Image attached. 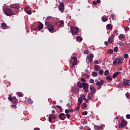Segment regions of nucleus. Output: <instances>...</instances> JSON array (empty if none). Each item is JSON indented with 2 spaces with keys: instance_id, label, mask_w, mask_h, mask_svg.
<instances>
[{
  "instance_id": "44",
  "label": "nucleus",
  "mask_w": 130,
  "mask_h": 130,
  "mask_svg": "<svg viewBox=\"0 0 130 130\" xmlns=\"http://www.w3.org/2000/svg\"><path fill=\"white\" fill-rule=\"evenodd\" d=\"M82 114L83 115H87V114H88V112L84 111L83 113H82Z\"/></svg>"
},
{
  "instance_id": "7",
  "label": "nucleus",
  "mask_w": 130,
  "mask_h": 130,
  "mask_svg": "<svg viewBox=\"0 0 130 130\" xmlns=\"http://www.w3.org/2000/svg\"><path fill=\"white\" fill-rule=\"evenodd\" d=\"M58 9L59 11H60L61 13H63V11H64V4L63 2H61L58 6Z\"/></svg>"
},
{
  "instance_id": "22",
  "label": "nucleus",
  "mask_w": 130,
  "mask_h": 130,
  "mask_svg": "<svg viewBox=\"0 0 130 130\" xmlns=\"http://www.w3.org/2000/svg\"><path fill=\"white\" fill-rule=\"evenodd\" d=\"M93 93L91 92V93L88 94L87 97L90 100H92V98L93 97Z\"/></svg>"
},
{
  "instance_id": "26",
  "label": "nucleus",
  "mask_w": 130,
  "mask_h": 130,
  "mask_svg": "<svg viewBox=\"0 0 130 130\" xmlns=\"http://www.w3.org/2000/svg\"><path fill=\"white\" fill-rule=\"evenodd\" d=\"M25 12L27 15H31L32 14V11H31V10H25Z\"/></svg>"
},
{
  "instance_id": "47",
  "label": "nucleus",
  "mask_w": 130,
  "mask_h": 130,
  "mask_svg": "<svg viewBox=\"0 0 130 130\" xmlns=\"http://www.w3.org/2000/svg\"><path fill=\"white\" fill-rule=\"evenodd\" d=\"M84 53L85 54H88V53H89V50H85Z\"/></svg>"
},
{
  "instance_id": "19",
  "label": "nucleus",
  "mask_w": 130,
  "mask_h": 130,
  "mask_svg": "<svg viewBox=\"0 0 130 130\" xmlns=\"http://www.w3.org/2000/svg\"><path fill=\"white\" fill-rule=\"evenodd\" d=\"M12 101L13 103L14 104H17V103H18V99H17L16 98L13 97V99H12Z\"/></svg>"
},
{
  "instance_id": "42",
  "label": "nucleus",
  "mask_w": 130,
  "mask_h": 130,
  "mask_svg": "<svg viewBox=\"0 0 130 130\" xmlns=\"http://www.w3.org/2000/svg\"><path fill=\"white\" fill-rule=\"evenodd\" d=\"M124 58H128V54L125 53L124 54Z\"/></svg>"
},
{
  "instance_id": "27",
  "label": "nucleus",
  "mask_w": 130,
  "mask_h": 130,
  "mask_svg": "<svg viewBox=\"0 0 130 130\" xmlns=\"http://www.w3.org/2000/svg\"><path fill=\"white\" fill-rule=\"evenodd\" d=\"M94 70L96 72H98V71L99 70V67H98V65H95L94 66Z\"/></svg>"
},
{
  "instance_id": "56",
  "label": "nucleus",
  "mask_w": 130,
  "mask_h": 130,
  "mask_svg": "<svg viewBox=\"0 0 130 130\" xmlns=\"http://www.w3.org/2000/svg\"><path fill=\"white\" fill-rule=\"evenodd\" d=\"M111 17H112V20H114V14L112 13L111 15Z\"/></svg>"
},
{
  "instance_id": "2",
  "label": "nucleus",
  "mask_w": 130,
  "mask_h": 130,
  "mask_svg": "<svg viewBox=\"0 0 130 130\" xmlns=\"http://www.w3.org/2000/svg\"><path fill=\"white\" fill-rule=\"evenodd\" d=\"M45 25L47 26L48 30H49V31L51 33H52L53 31H54V26L53 24H50V22L46 21L45 22Z\"/></svg>"
},
{
  "instance_id": "12",
  "label": "nucleus",
  "mask_w": 130,
  "mask_h": 130,
  "mask_svg": "<svg viewBox=\"0 0 130 130\" xmlns=\"http://www.w3.org/2000/svg\"><path fill=\"white\" fill-rule=\"evenodd\" d=\"M48 118L49 122H51L52 119H55V118H56V116H54L53 114H51L49 115Z\"/></svg>"
},
{
  "instance_id": "57",
  "label": "nucleus",
  "mask_w": 130,
  "mask_h": 130,
  "mask_svg": "<svg viewBox=\"0 0 130 130\" xmlns=\"http://www.w3.org/2000/svg\"><path fill=\"white\" fill-rule=\"evenodd\" d=\"M66 116H67V118H68V119H69V118H70L71 117V115L69 114H67Z\"/></svg>"
},
{
  "instance_id": "61",
  "label": "nucleus",
  "mask_w": 130,
  "mask_h": 130,
  "mask_svg": "<svg viewBox=\"0 0 130 130\" xmlns=\"http://www.w3.org/2000/svg\"><path fill=\"white\" fill-rule=\"evenodd\" d=\"M67 107H69V108H71V104L70 103H68L67 106H66Z\"/></svg>"
},
{
  "instance_id": "50",
  "label": "nucleus",
  "mask_w": 130,
  "mask_h": 130,
  "mask_svg": "<svg viewBox=\"0 0 130 130\" xmlns=\"http://www.w3.org/2000/svg\"><path fill=\"white\" fill-rule=\"evenodd\" d=\"M2 27H3L4 28H6V27H7V24L4 23L2 24Z\"/></svg>"
},
{
  "instance_id": "59",
  "label": "nucleus",
  "mask_w": 130,
  "mask_h": 130,
  "mask_svg": "<svg viewBox=\"0 0 130 130\" xmlns=\"http://www.w3.org/2000/svg\"><path fill=\"white\" fill-rule=\"evenodd\" d=\"M108 43H109L108 42L105 41L104 43L105 45H106L107 46H108Z\"/></svg>"
},
{
  "instance_id": "49",
  "label": "nucleus",
  "mask_w": 130,
  "mask_h": 130,
  "mask_svg": "<svg viewBox=\"0 0 130 130\" xmlns=\"http://www.w3.org/2000/svg\"><path fill=\"white\" fill-rule=\"evenodd\" d=\"M17 95H18V97H23V95L20 92H18Z\"/></svg>"
},
{
  "instance_id": "46",
  "label": "nucleus",
  "mask_w": 130,
  "mask_h": 130,
  "mask_svg": "<svg viewBox=\"0 0 130 130\" xmlns=\"http://www.w3.org/2000/svg\"><path fill=\"white\" fill-rule=\"evenodd\" d=\"M117 44H118V45H120V46H122V45H123V42H121L120 43H117Z\"/></svg>"
},
{
  "instance_id": "3",
  "label": "nucleus",
  "mask_w": 130,
  "mask_h": 130,
  "mask_svg": "<svg viewBox=\"0 0 130 130\" xmlns=\"http://www.w3.org/2000/svg\"><path fill=\"white\" fill-rule=\"evenodd\" d=\"M4 13L6 16H14V15H16L15 13L13 12L12 9L10 8H6L5 10L4 11Z\"/></svg>"
},
{
  "instance_id": "36",
  "label": "nucleus",
  "mask_w": 130,
  "mask_h": 130,
  "mask_svg": "<svg viewBox=\"0 0 130 130\" xmlns=\"http://www.w3.org/2000/svg\"><path fill=\"white\" fill-rule=\"evenodd\" d=\"M99 73L100 75H103L104 71H103V70L101 69V70L99 71Z\"/></svg>"
},
{
  "instance_id": "48",
  "label": "nucleus",
  "mask_w": 130,
  "mask_h": 130,
  "mask_svg": "<svg viewBox=\"0 0 130 130\" xmlns=\"http://www.w3.org/2000/svg\"><path fill=\"white\" fill-rule=\"evenodd\" d=\"M65 113H67V114H68V113H70V110L66 109Z\"/></svg>"
},
{
  "instance_id": "54",
  "label": "nucleus",
  "mask_w": 130,
  "mask_h": 130,
  "mask_svg": "<svg viewBox=\"0 0 130 130\" xmlns=\"http://www.w3.org/2000/svg\"><path fill=\"white\" fill-rule=\"evenodd\" d=\"M125 96H126V98H127V99H128V97H129V93H126L125 94Z\"/></svg>"
},
{
  "instance_id": "17",
  "label": "nucleus",
  "mask_w": 130,
  "mask_h": 130,
  "mask_svg": "<svg viewBox=\"0 0 130 130\" xmlns=\"http://www.w3.org/2000/svg\"><path fill=\"white\" fill-rule=\"evenodd\" d=\"M39 23H40V25L38 26V28L39 31H40V30H42V29H43V24H42L41 22H39Z\"/></svg>"
},
{
  "instance_id": "45",
  "label": "nucleus",
  "mask_w": 130,
  "mask_h": 130,
  "mask_svg": "<svg viewBox=\"0 0 130 130\" xmlns=\"http://www.w3.org/2000/svg\"><path fill=\"white\" fill-rule=\"evenodd\" d=\"M11 108H14V109H16V108H17V106L16 105H11Z\"/></svg>"
},
{
  "instance_id": "29",
  "label": "nucleus",
  "mask_w": 130,
  "mask_h": 130,
  "mask_svg": "<svg viewBox=\"0 0 130 130\" xmlns=\"http://www.w3.org/2000/svg\"><path fill=\"white\" fill-rule=\"evenodd\" d=\"M77 64H78V62H77V60H74L73 62H72V68L73 67H75V66H77Z\"/></svg>"
},
{
  "instance_id": "13",
  "label": "nucleus",
  "mask_w": 130,
  "mask_h": 130,
  "mask_svg": "<svg viewBox=\"0 0 130 130\" xmlns=\"http://www.w3.org/2000/svg\"><path fill=\"white\" fill-rule=\"evenodd\" d=\"M103 84H104V81L101 80V81H98L96 83V86H103Z\"/></svg>"
},
{
  "instance_id": "58",
  "label": "nucleus",
  "mask_w": 130,
  "mask_h": 130,
  "mask_svg": "<svg viewBox=\"0 0 130 130\" xmlns=\"http://www.w3.org/2000/svg\"><path fill=\"white\" fill-rule=\"evenodd\" d=\"M85 77H87V78H89L90 77V75H88V74L86 73L84 74Z\"/></svg>"
},
{
  "instance_id": "23",
  "label": "nucleus",
  "mask_w": 130,
  "mask_h": 130,
  "mask_svg": "<svg viewBox=\"0 0 130 130\" xmlns=\"http://www.w3.org/2000/svg\"><path fill=\"white\" fill-rule=\"evenodd\" d=\"M77 85L78 86L79 88H80V89H82L83 87V83H81L80 82H78Z\"/></svg>"
},
{
  "instance_id": "31",
  "label": "nucleus",
  "mask_w": 130,
  "mask_h": 130,
  "mask_svg": "<svg viewBox=\"0 0 130 130\" xmlns=\"http://www.w3.org/2000/svg\"><path fill=\"white\" fill-rule=\"evenodd\" d=\"M105 76H108V75H109V71L108 70H106L104 72Z\"/></svg>"
},
{
  "instance_id": "9",
  "label": "nucleus",
  "mask_w": 130,
  "mask_h": 130,
  "mask_svg": "<svg viewBox=\"0 0 130 130\" xmlns=\"http://www.w3.org/2000/svg\"><path fill=\"white\" fill-rule=\"evenodd\" d=\"M127 125V122L125 121V119L122 120L121 123L119 125V127H123V126H125V125Z\"/></svg>"
},
{
  "instance_id": "35",
  "label": "nucleus",
  "mask_w": 130,
  "mask_h": 130,
  "mask_svg": "<svg viewBox=\"0 0 130 130\" xmlns=\"http://www.w3.org/2000/svg\"><path fill=\"white\" fill-rule=\"evenodd\" d=\"M77 39V41H82L83 40V39H82V38L80 37H78L76 38Z\"/></svg>"
},
{
  "instance_id": "4",
  "label": "nucleus",
  "mask_w": 130,
  "mask_h": 130,
  "mask_svg": "<svg viewBox=\"0 0 130 130\" xmlns=\"http://www.w3.org/2000/svg\"><path fill=\"white\" fill-rule=\"evenodd\" d=\"M71 31L72 32V34H75V35H77L78 33H79V28L76 27V26H72L70 28Z\"/></svg>"
},
{
  "instance_id": "64",
  "label": "nucleus",
  "mask_w": 130,
  "mask_h": 130,
  "mask_svg": "<svg viewBox=\"0 0 130 130\" xmlns=\"http://www.w3.org/2000/svg\"><path fill=\"white\" fill-rule=\"evenodd\" d=\"M34 130H40V128H39V127H36L34 128Z\"/></svg>"
},
{
  "instance_id": "1",
  "label": "nucleus",
  "mask_w": 130,
  "mask_h": 130,
  "mask_svg": "<svg viewBox=\"0 0 130 130\" xmlns=\"http://www.w3.org/2000/svg\"><path fill=\"white\" fill-rule=\"evenodd\" d=\"M123 60L124 59L123 57H119L113 61V64H114V66H119V64H121L122 63V61H123Z\"/></svg>"
},
{
  "instance_id": "51",
  "label": "nucleus",
  "mask_w": 130,
  "mask_h": 130,
  "mask_svg": "<svg viewBox=\"0 0 130 130\" xmlns=\"http://www.w3.org/2000/svg\"><path fill=\"white\" fill-rule=\"evenodd\" d=\"M50 19H52V16H47L46 17V20H50Z\"/></svg>"
},
{
  "instance_id": "20",
  "label": "nucleus",
  "mask_w": 130,
  "mask_h": 130,
  "mask_svg": "<svg viewBox=\"0 0 130 130\" xmlns=\"http://www.w3.org/2000/svg\"><path fill=\"white\" fill-rule=\"evenodd\" d=\"M118 38L120 40V39H123L124 38H125V35H123V34H120L119 36H118Z\"/></svg>"
},
{
  "instance_id": "53",
  "label": "nucleus",
  "mask_w": 130,
  "mask_h": 130,
  "mask_svg": "<svg viewBox=\"0 0 130 130\" xmlns=\"http://www.w3.org/2000/svg\"><path fill=\"white\" fill-rule=\"evenodd\" d=\"M126 118L127 119H129L130 118V115L129 114H127L126 115Z\"/></svg>"
},
{
  "instance_id": "15",
  "label": "nucleus",
  "mask_w": 130,
  "mask_h": 130,
  "mask_svg": "<svg viewBox=\"0 0 130 130\" xmlns=\"http://www.w3.org/2000/svg\"><path fill=\"white\" fill-rule=\"evenodd\" d=\"M89 89L90 91H92V93H93V94H95V93H96V89H95L93 86L90 85L89 87Z\"/></svg>"
},
{
  "instance_id": "28",
  "label": "nucleus",
  "mask_w": 130,
  "mask_h": 130,
  "mask_svg": "<svg viewBox=\"0 0 130 130\" xmlns=\"http://www.w3.org/2000/svg\"><path fill=\"white\" fill-rule=\"evenodd\" d=\"M92 77H97V76H98V73L95 72H92Z\"/></svg>"
},
{
  "instance_id": "38",
  "label": "nucleus",
  "mask_w": 130,
  "mask_h": 130,
  "mask_svg": "<svg viewBox=\"0 0 130 130\" xmlns=\"http://www.w3.org/2000/svg\"><path fill=\"white\" fill-rule=\"evenodd\" d=\"M124 29L125 32H127L128 31V30H129V27L128 26H126V27H124Z\"/></svg>"
},
{
  "instance_id": "60",
  "label": "nucleus",
  "mask_w": 130,
  "mask_h": 130,
  "mask_svg": "<svg viewBox=\"0 0 130 130\" xmlns=\"http://www.w3.org/2000/svg\"><path fill=\"white\" fill-rule=\"evenodd\" d=\"M72 59H74V60H77V57H72Z\"/></svg>"
},
{
  "instance_id": "25",
  "label": "nucleus",
  "mask_w": 130,
  "mask_h": 130,
  "mask_svg": "<svg viewBox=\"0 0 130 130\" xmlns=\"http://www.w3.org/2000/svg\"><path fill=\"white\" fill-rule=\"evenodd\" d=\"M56 106L57 108H58V109H59L60 112H62L63 110L62 109V108H61V106H58V105H57Z\"/></svg>"
},
{
  "instance_id": "33",
  "label": "nucleus",
  "mask_w": 130,
  "mask_h": 130,
  "mask_svg": "<svg viewBox=\"0 0 130 130\" xmlns=\"http://www.w3.org/2000/svg\"><path fill=\"white\" fill-rule=\"evenodd\" d=\"M14 99V97L12 96V95H9V96L8 98V100L9 101H12Z\"/></svg>"
},
{
  "instance_id": "34",
  "label": "nucleus",
  "mask_w": 130,
  "mask_h": 130,
  "mask_svg": "<svg viewBox=\"0 0 130 130\" xmlns=\"http://www.w3.org/2000/svg\"><path fill=\"white\" fill-rule=\"evenodd\" d=\"M108 53H110V54H112L113 53V50L112 49L108 50Z\"/></svg>"
},
{
  "instance_id": "8",
  "label": "nucleus",
  "mask_w": 130,
  "mask_h": 130,
  "mask_svg": "<svg viewBox=\"0 0 130 130\" xmlns=\"http://www.w3.org/2000/svg\"><path fill=\"white\" fill-rule=\"evenodd\" d=\"M114 37H115V35L114 34H112L111 37L109 38L108 39L109 43L111 44V43H113V42H114Z\"/></svg>"
},
{
  "instance_id": "16",
  "label": "nucleus",
  "mask_w": 130,
  "mask_h": 130,
  "mask_svg": "<svg viewBox=\"0 0 130 130\" xmlns=\"http://www.w3.org/2000/svg\"><path fill=\"white\" fill-rule=\"evenodd\" d=\"M120 74H121L120 72H115L113 74L112 77L114 79H115V78H116V77H117V76H118L119 75H120Z\"/></svg>"
},
{
  "instance_id": "24",
  "label": "nucleus",
  "mask_w": 130,
  "mask_h": 130,
  "mask_svg": "<svg viewBox=\"0 0 130 130\" xmlns=\"http://www.w3.org/2000/svg\"><path fill=\"white\" fill-rule=\"evenodd\" d=\"M72 91L73 92V93H77L78 91H79V89L77 88H73L72 89Z\"/></svg>"
},
{
  "instance_id": "43",
  "label": "nucleus",
  "mask_w": 130,
  "mask_h": 130,
  "mask_svg": "<svg viewBox=\"0 0 130 130\" xmlns=\"http://www.w3.org/2000/svg\"><path fill=\"white\" fill-rule=\"evenodd\" d=\"M94 79H90V80H89V83H90V84H93L94 83Z\"/></svg>"
},
{
  "instance_id": "30",
  "label": "nucleus",
  "mask_w": 130,
  "mask_h": 130,
  "mask_svg": "<svg viewBox=\"0 0 130 130\" xmlns=\"http://www.w3.org/2000/svg\"><path fill=\"white\" fill-rule=\"evenodd\" d=\"M78 103H83V98L79 97L78 100Z\"/></svg>"
},
{
  "instance_id": "55",
  "label": "nucleus",
  "mask_w": 130,
  "mask_h": 130,
  "mask_svg": "<svg viewBox=\"0 0 130 130\" xmlns=\"http://www.w3.org/2000/svg\"><path fill=\"white\" fill-rule=\"evenodd\" d=\"M94 63L95 64H98V63H99V61H98V60H95Z\"/></svg>"
},
{
  "instance_id": "63",
  "label": "nucleus",
  "mask_w": 130,
  "mask_h": 130,
  "mask_svg": "<svg viewBox=\"0 0 130 130\" xmlns=\"http://www.w3.org/2000/svg\"><path fill=\"white\" fill-rule=\"evenodd\" d=\"M80 108H81V107H80V106H77L76 109H77V110H80Z\"/></svg>"
},
{
  "instance_id": "21",
  "label": "nucleus",
  "mask_w": 130,
  "mask_h": 130,
  "mask_svg": "<svg viewBox=\"0 0 130 130\" xmlns=\"http://www.w3.org/2000/svg\"><path fill=\"white\" fill-rule=\"evenodd\" d=\"M106 81H112V77H111V76H110V75H108L106 77Z\"/></svg>"
},
{
  "instance_id": "52",
  "label": "nucleus",
  "mask_w": 130,
  "mask_h": 130,
  "mask_svg": "<svg viewBox=\"0 0 130 130\" xmlns=\"http://www.w3.org/2000/svg\"><path fill=\"white\" fill-rule=\"evenodd\" d=\"M81 82H86V79L84 78H81Z\"/></svg>"
},
{
  "instance_id": "11",
  "label": "nucleus",
  "mask_w": 130,
  "mask_h": 130,
  "mask_svg": "<svg viewBox=\"0 0 130 130\" xmlns=\"http://www.w3.org/2000/svg\"><path fill=\"white\" fill-rule=\"evenodd\" d=\"M10 8H12V9H17L18 10L20 9V5L17 4H12L10 5Z\"/></svg>"
},
{
  "instance_id": "37",
  "label": "nucleus",
  "mask_w": 130,
  "mask_h": 130,
  "mask_svg": "<svg viewBox=\"0 0 130 130\" xmlns=\"http://www.w3.org/2000/svg\"><path fill=\"white\" fill-rule=\"evenodd\" d=\"M94 128L95 130H99V129H100V126H98L97 125H94Z\"/></svg>"
},
{
  "instance_id": "18",
  "label": "nucleus",
  "mask_w": 130,
  "mask_h": 130,
  "mask_svg": "<svg viewBox=\"0 0 130 130\" xmlns=\"http://www.w3.org/2000/svg\"><path fill=\"white\" fill-rule=\"evenodd\" d=\"M59 23H60L59 24V26H60V27H63V26H64V22H63V20H59Z\"/></svg>"
},
{
  "instance_id": "10",
  "label": "nucleus",
  "mask_w": 130,
  "mask_h": 130,
  "mask_svg": "<svg viewBox=\"0 0 130 130\" xmlns=\"http://www.w3.org/2000/svg\"><path fill=\"white\" fill-rule=\"evenodd\" d=\"M59 118L61 120H64L65 118H66V114L64 113H60L58 115Z\"/></svg>"
},
{
  "instance_id": "6",
  "label": "nucleus",
  "mask_w": 130,
  "mask_h": 130,
  "mask_svg": "<svg viewBox=\"0 0 130 130\" xmlns=\"http://www.w3.org/2000/svg\"><path fill=\"white\" fill-rule=\"evenodd\" d=\"M94 58V54H90L89 56L87 57L86 59V61L87 63H91L92 62V60H93V58Z\"/></svg>"
},
{
  "instance_id": "41",
  "label": "nucleus",
  "mask_w": 130,
  "mask_h": 130,
  "mask_svg": "<svg viewBox=\"0 0 130 130\" xmlns=\"http://www.w3.org/2000/svg\"><path fill=\"white\" fill-rule=\"evenodd\" d=\"M102 20L103 22H106V21H107V18L106 17H103Z\"/></svg>"
},
{
  "instance_id": "32",
  "label": "nucleus",
  "mask_w": 130,
  "mask_h": 130,
  "mask_svg": "<svg viewBox=\"0 0 130 130\" xmlns=\"http://www.w3.org/2000/svg\"><path fill=\"white\" fill-rule=\"evenodd\" d=\"M107 27L108 29H112V25L110 24H108L107 25Z\"/></svg>"
},
{
  "instance_id": "62",
  "label": "nucleus",
  "mask_w": 130,
  "mask_h": 130,
  "mask_svg": "<svg viewBox=\"0 0 130 130\" xmlns=\"http://www.w3.org/2000/svg\"><path fill=\"white\" fill-rule=\"evenodd\" d=\"M92 3L94 5V6H96L97 5V2L93 1Z\"/></svg>"
},
{
  "instance_id": "5",
  "label": "nucleus",
  "mask_w": 130,
  "mask_h": 130,
  "mask_svg": "<svg viewBox=\"0 0 130 130\" xmlns=\"http://www.w3.org/2000/svg\"><path fill=\"white\" fill-rule=\"evenodd\" d=\"M82 88L84 90L85 93L89 92V84H88V83L83 82Z\"/></svg>"
},
{
  "instance_id": "40",
  "label": "nucleus",
  "mask_w": 130,
  "mask_h": 130,
  "mask_svg": "<svg viewBox=\"0 0 130 130\" xmlns=\"http://www.w3.org/2000/svg\"><path fill=\"white\" fill-rule=\"evenodd\" d=\"M114 51L115 52H117V51H118V47H115L114 48Z\"/></svg>"
},
{
  "instance_id": "14",
  "label": "nucleus",
  "mask_w": 130,
  "mask_h": 130,
  "mask_svg": "<svg viewBox=\"0 0 130 130\" xmlns=\"http://www.w3.org/2000/svg\"><path fill=\"white\" fill-rule=\"evenodd\" d=\"M123 84L125 87H127V86H130V80H127L126 81V82L124 81Z\"/></svg>"
},
{
  "instance_id": "39",
  "label": "nucleus",
  "mask_w": 130,
  "mask_h": 130,
  "mask_svg": "<svg viewBox=\"0 0 130 130\" xmlns=\"http://www.w3.org/2000/svg\"><path fill=\"white\" fill-rule=\"evenodd\" d=\"M81 108L85 109L86 108V104L83 103L81 105Z\"/></svg>"
}]
</instances>
